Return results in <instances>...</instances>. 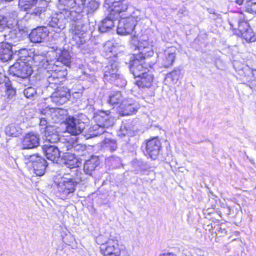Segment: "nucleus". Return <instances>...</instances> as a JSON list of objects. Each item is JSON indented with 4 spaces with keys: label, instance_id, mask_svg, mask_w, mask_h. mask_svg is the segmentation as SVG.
I'll return each mask as SVG.
<instances>
[{
    "label": "nucleus",
    "instance_id": "obj_27",
    "mask_svg": "<svg viewBox=\"0 0 256 256\" xmlns=\"http://www.w3.org/2000/svg\"><path fill=\"white\" fill-rule=\"evenodd\" d=\"M154 76L151 72L148 71L135 78L134 84L139 88H150L153 82Z\"/></svg>",
    "mask_w": 256,
    "mask_h": 256
},
{
    "label": "nucleus",
    "instance_id": "obj_51",
    "mask_svg": "<svg viewBox=\"0 0 256 256\" xmlns=\"http://www.w3.org/2000/svg\"><path fill=\"white\" fill-rule=\"evenodd\" d=\"M69 4L70 6L74 7L76 4L75 0H68L67 5Z\"/></svg>",
    "mask_w": 256,
    "mask_h": 256
},
{
    "label": "nucleus",
    "instance_id": "obj_33",
    "mask_svg": "<svg viewBox=\"0 0 256 256\" xmlns=\"http://www.w3.org/2000/svg\"><path fill=\"white\" fill-rule=\"evenodd\" d=\"M70 30L74 36H77L78 38H82L84 34H85L84 30V25L82 22L76 23H72L70 26Z\"/></svg>",
    "mask_w": 256,
    "mask_h": 256
},
{
    "label": "nucleus",
    "instance_id": "obj_15",
    "mask_svg": "<svg viewBox=\"0 0 256 256\" xmlns=\"http://www.w3.org/2000/svg\"><path fill=\"white\" fill-rule=\"evenodd\" d=\"M131 42L136 48L141 50L140 52L146 54V58L152 56L154 52L152 50L150 46L147 36H142L140 40H138V35H136V33H134V37L132 38Z\"/></svg>",
    "mask_w": 256,
    "mask_h": 256
},
{
    "label": "nucleus",
    "instance_id": "obj_2",
    "mask_svg": "<svg viewBox=\"0 0 256 256\" xmlns=\"http://www.w3.org/2000/svg\"><path fill=\"white\" fill-rule=\"evenodd\" d=\"M96 124L88 129L86 138L100 136L106 132V128L112 126L114 124V118L109 110H100L96 112L94 116Z\"/></svg>",
    "mask_w": 256,
    "mask_h": 256
},
{
    "label": "nucleus",
    "instance_id": "obj_24",
    "mask_svg": "<svg viewBox=\"0 0 256 256\" xmlns=\"http://www.w3.org/2000/svg\"><path fill=\"white\" fill-rule=\"evenodd\" d=\"M49 33V30L46 26H38L33 29L29 34L30 41L34 43L43 42Z\"/></svg>",
    "mask_w": 256,
    "mask_h": 256
},
{
    "label": "nucleus",
    "instance_id": "obj_25",
    "mask_svg": "<svg viewBox=\"0 0 256 256\" xmlns=\"http://www.w3.org/2000/svg\"><path fill=\"white\" fill-rule=\"evenodd\" d=\"M18 52L12 49V44L8 42H0V59L6 62L12 59L13 54Z\"/></svg>",
    "mask_w": 256,
    "mask_h": 256
},
{
    "label": "nucleus",
    "instance_id": "obj_1",
    "mask_svg": "<svg viewBox=\"0 0 256 256\" xmlns=\"http://www.w3.org/2000/svg\"><path fill=\"white\" fill-rule=\"evenodd\" d=\"M82 172L77 169L70 173H64L58 184V192L62 199L72 196L76 186L84 180Z\"/></svg>",
    "mask_w": 256,
    "mask_h": 256
},
{
    "label": "nucleus",
    "instance_id": "obj_37",
    "mask_svg": "<svg viewBox=\"0 0 256 256\" xmlns=\"http://www.w3.org/2000/svg\"><path fill=\"white\" fill-rule=\"evenodd\" d=\"M102 148L106 150L112 152L115 151L118 148V144L116 140L106 138L102 142Z\"/></svg>",
    "mask_w": 256,
    "mask_h": 256
},
{
    "label": "nucleus",
    "instance_id": "obj_44",
    "mask_svg": "<svg viewBox=\"0 0 256 256\" xmlns=\"http://www.w3.org/2000/svg\"><path fill=\"white\" fill-rule=\"evenodd\" d=\"M10 28V24L7 18L0 15V32H2Z\"/></svg>",
    "mask_w": 256,
    "mask_h": 256
},
{
    "label": "nucleus",
    "instance_id": "obj_26",
    "mask_svg": "<svg viewBox=\"0 0 256 256\" xmlns=\"http://www.w3.org/2000/svg\"><path fill=\"white\" fill-rule=\"evenodd\" d=\"M64 112V110L58 108H46L41 111V114L53 122L57 123L62 119Z\"/></svg>",
    "mask_w": 256,
    "mask_h": 256
},
{
    "label": "nucleus",
    "instance_id": "obj_17",
    "mask_svg": "<svg viewBox=\"0 0 256 256\" xmlns=\"http://www.w3.org/2000/svg\"><path fill=\"white\" fill-rule=\"evenodd\" d=\"M52 48L55 51L56 54V60L54 64H52V68H57L60 66V64L70 68L71 64V56L70 52L67 50H61L58 48L57 47L54 48L52 47Z\"/></svg>",
    "mask_w": 256,
    "mask_h": 256
},
{
    "label": "nucleus",
    "instance_id": "obj_36",
    "mask_svg": "<svg viewBox=\"0 0 256 256\" xmlns=\"http://www.w3.org/2000/svg\"><path fill=\"white\" fill-rule=\"evenodd\" d=\"M122 96L120 92H112L109 96L108 100V103L114 106H117L120 102H122Z\"/></svg>",
    "mask_w": 256,
    "mask_h": 256
},
{
    "label": "nucleus",
    "instance_id": "obj_6",
    "mask_svg": "<svg viewBox=\"0 0 256 256\" xmlns=\"http://www.w3.org/2000/svg\"><path fill=\"white\" fill-rule=\"evenodd\" d=\"M50 120L47 118V116L40 118L39 127L40 130L47 140L51 142H56L60 140V136L56 128L50 124Z\"/></svg>",
    "mask_w": 256,
    "mask_h": 256
},
{
    "label": "nucleus",
    "instance_id": "obj_45",
    "mask_svg": "<svg viewBox=\"0 0 256 256\" xmlns=\"http://www.w3.org/2000/svg\"><path fill=\"white\" fill-rule=\"evenodd\" d=\"M36 94V88L32 86H28L24 90V94L28 98H33Z\"/></svg>",
    "mask_w": 256,
    "mask_h": 256
},
{
    "label": "nucleus",
    "instance_id": "obj_9",
    "mask_svg": "<svg viewBox=\"0 0 256 256\" xmlns=\"http://www.w3.org/2000/svg\"><path fill=\"white\" fill-rule=\"evenodd\" d=\"M100 251L104 256H120L121 254L118 241L116 238H110L101 244Z\"/></svg>",
    "mask_w": 256,
    "mask_h": 256
},
{
    "label": "nucleus",
    "instance_id": "obj_54",
    "mask_svg": "<svg viewBox=\"0 0 256 256\" xmlns=\"http://www.w3.org/2000/svg\"><path fill=\"white\" fill-rule=\"evenodd\" d=\"M230 25L231 26V27H232V28H234V25H233L232 24V23H231V22H230Z\"/></svg>",
    "mask_w": 256,
    "mask_h": 256
},
{
    "label": "nucleus",
    "instance_id": "obj_4",
    "mask_svg": "<svg viewBox=\"0 0 256 256\" xmlns=\"http://www.w3.org/2000/svg\"><path fill=\"white\" fill-rule=\"evenodd\" d=\"M136 12H134L132 15L126 18L121 17L119 20L117 27V32L121 35H132L134 37V34L136 33L135 27L136 25L138 17L136 14Z\"/></svg>",
    "mask_w": 256,
    "mask_h": 256
},
{
    "label": "nucleus",
    "instance_id": "obj_11",
    "mask_svg": "<svg viewBox=\"0 0 256 256\" xmlns=\"http://www.w3.org/2000/svg\"><path fill=\"white\" fill-rule=\"evenodd\" d=\"M108 5L110 14L119 18L124 16L123 12L128 9V0H106Z\"/></svg>",
    "mask_w": 256,
    "mask_h": 256
},
{
    "label": "nucleus",
    "instance_id": "obj_50",
    "mask_svg": "<svg viewBox=\"0 0 256 256\" xmlns=\"http://www.w3.org/2000/svg\"><path fill=\"white\" fill-rule=\"evenodd\" d=\"M159 256H176L174 253L172 252H166L160 254Z\"/></svg>",
    "mask_w": 256,
    "mask_h": 256
},
{
    "label": "nucleus",
    "instance_id": "obj_13",
    "mask_svg": "<svg viewBox=\"0 0 256 256\" xmlns=\"http://www.w3.org/2000/svg\"><path fill=\"white\" fill-rule=\"evenodd\" d=\"M54 67H51L48 72H47L48 75L47 76V82L48 83V88H51L56 89L58 88V86L64 81L66 76V72L64 70H60L54 68Z\"/></svg>",
    "mask_w": 256,
    "mask_h": 256
},
{
    "label": "nucleus",
    "instance_id": "obj_7",
    "mask_svg": "<svg viewBox=\"0 0 256 256\" xmlns=\"http://www.w3.org/2000/svg\"><path fill=\"white\" fill-rule=\"evenodd\" d=\"M24 160L33 168L34 174L37 176H43L48 166L46 160L38 154L24 155Z\"/></svg>",
    "mask_w": 256,
    "mask_h": 256
},
{
    "label": "nucleus",
    "instance_id": "obj_46",
    "mask_svg": "<svg viewBox=\"0 0 256 256\" xmlns=\"http://www.w3.org/2000/svg\"><path fill=\"white\" fill-rule=\"evenodd\" d=\"M10 16L14 19L12 24H10V26H11L12 27L14 26H20L18 18V13L16 11L12 12L10 15Z\"/></svg>",
    "mask_w": 256,
    "mask_h": 256
},
{
    "label": "nucleus",
    "instance_id": "obj_31",
    "mask_svg": "<svg viewBox=\"0 0 256 256\" xmlns=\"http://www.w3.org/2000/svg\"><path fill=\"white\" fill-rule=\"evenodd\" d=\"M32 59L36 66L40 68L47 70V72H48L51 69V67L52 66V64L49 63L46 58L44 55L34 54Z\"/></svg>",
    "mask_w": 256,
    "mask_h": 256
},
{
    "label": "nucleus",
    "instance_id": "obj_18",
    "mask_svg": "<svg viewBox=\"0 0 256 256\" xmlns=\"http://www.w3.org/2000/svg\"><path fill=\"white\" fill-rule=\"evenodd\" d=\"M50 143L52 142L46 139L44 144L42 146V150L48 160L58 163L60 156V152L57 146Z\"/></svg>",
    "mask_w": 256,
    "mask_h": 256
},
{
    "label": "nucleus",
    "instance_id": "obj_14",
    "mask_svg": "<svg viewBox=\"0 0 256 256\" xmlns=\"http://www.w3.org/2000/svg\"><path fill=\"white\" fill-rule=\"evenodd\" d=\"M66 132L74 136L81 134L86 126L84 122L74 117H68L66 118Z\"/></svg>",
    "mask_w": 256,
    "mask_h": 256
},
{
    "label": "nucleus",
    "instance_id": "obj_22",
    "mask_svg": "<svg viewBox=\"0 0 256 256\" xmlns=\"http://www.w3.org/2000/svg\"><path fill=\"white\" fill-rule=\"evenodd\" d=\"M145 147L146 154L152 159L156 160L158 155L161 143L158 138H154L146 142Z\"/></svg>",
    "mask_w": 256,
    "mask_h": 256
},
{
    "label": "nucleus",
    "instance_id": "obj_41",
    "mask_svg": "<svg viewBox=\"0 0 256 256\" xmlns=\"http://www.w3.org/2000/svg\"><path fill=\"white\" fill-rule=\"evenodd\" d=\"M180 74V70L179 68H176L174 69L172 72L167 74L166 77V80H170L174 83H176Z\"/></svg>",
    "mask_w": 256,
    "mask_h": 256
},
{
    "label": "nucleus",
    "instance_id": "obj_19",
    "mask_svg": "<svg viewBox=\"0 0 256 256\" xmlns=\"http://www.w3.org/2000/svg\"><path fill=\"white\" fill-rule=\"evenodd\" d=\"M16 28L10 30L8 33L4 34L6 40L10 41L9 42H16L22 40L24 35L28 33L27 28L23 26H16Z\"/></svg>",
    "mask_w": 256,
    "mask_h": 256
},
{
    "label": "nucleus",
    "instance_id": "obj_5",
    "mask_svg": "<svg viewBox=\"0 0 256 256\" xmlns=\"http://www.w3.org/2000/svg\"><path fill=\"white\" fill-rule=\"evenodd\" d=\"M146 54L140 52L138 54H134L130 58L129 64V69L130 72L134 75V78L146 72V60L148 58L146 57Z\"/></svg>",
    "mask_w": 256,
    "mask_h": 256
},
{
    "label": "nucleus",
    "instance_id": "obj_20",
    "mask_svg": "<svg viewBox=\"0 0 256 256\" xmlns=\"http://www.w3.org/2000/svg\"><path fill=\"white\" fill-rule=\"evenodd\" d=\"M238 29L241 36L246 42H252L256 40V37L248 22L240 20L238 22Z\"/></svg>",
    "mask_w": 256,
    "mask_h": 256
},
{
    "label": "nucleus",
    "instance_id": "obj_48",
    "mask_svg": "<svg viewBox=\"0 0 256 256\" xmlns=\"http://www.w3.org/2000/svg\"><path fill=\"white\" fill-rule=\"evenodd\" d=\"M45 12V8L37 7L34 9L32 12L31 13V14L36 16L40 17L41 14Z\"/></svg>",
    "mask_w": 256,
    "mask_h": 256
},
{
    "label": "nucleus",
    "instance_id": "obj_42",
    "mask_svg": "<svg viewBox=\"0 0 256 256\" xmlns=\"http://www.w3.org/2000/svg\"><path fill=\"white\" fill-rule=\"evenodd\" d=\"M244 8L248 13L256 14V0H246Z\"/></svg>",
    "mask_w": 256,
    "mask_h": 256
},
{
    "label": "nucleus",
    "instance_id": "obj_40",
    "mask_svg": "<svg viewBox=\"0 0 256 256\" xmlns=\"http://www.w3.org/2000/svg\"><path fill=\"white\" fill-rule=\"evenodd\" d=\"M84 5L87 8L88 14L96 11L99 7V3L96 0H85Z\"/></svg>",
    "mask_w": 256,
    "mask_h": 256
},
{
    "label": "nucleus",
    "instance_id": "obj_16",
    "mask_svg": "<svg viewBox=\"0 0 256 256\" xmlns=\"http://www.w3.org/2000/svg\"><path fill=\"white\" fill-rule=\"evenodd\" d=\"M55 90L52 94V100L57 105H62L70 99L71 93L70 90L66 87H58Z\"/></svg>",
    "mask_w": 256,
    "mask_h": 256
},
{
    "label": "nucleus",
    "instance_id": "obj_43",
    "mask_svg": "<svg viewBox=\"0 0 256 256\" xmlns=\"http://www.w3.org/2000/svg\"><path fill=\"white\" fill-rule=\"evenodd\" d=\"M6 96L8 99H12L16 94V89L12 86L10 81L5 82Z\"/></svg>",
    "mask_w": 256,
    "mask_h": 256
},
{
    "label": "nucleus",
    "instance_id": "obj_39",
    "mask_svg": "<svg viewBox=\"0 0 256 256\" xmlns=\"http://www.w3.org/2000/svg\"><path fill=\"white\" fill-rule=\"evenodd\" d=\"M133 133V130L129 124H123L118 132V135L122 138L126 136H131Z\"/></svg>",
    "mask_w": 256,
    "mask_h": 256
},
{
    "label": "nucleus",
    "instance_id": "obj_32",
    "mask_svg": "<svg viewBox=\"0 0 256 256\" xmlns=\"http://www.w3.org/2000/svg\"><path fill=\"white\" fill-rule=\"evenodd\" d=\"M77 156L71 152L64 153L62 158L64 160V164L70 168H76L78 166Z\"/></svg>",
    "mask_w": 256,
    "mask_h": 256
},
{
    "label": "nucleus",
    "instance_id": "obj_29",
    "mask_svg": "<svg viewBox=\"0 0 256 256\" xmlns=\"http://www.w3.org/2000/svg\"><path fill=\"white\" fill-rule=\"evenodd\" d=\"M118 20V18L109 14L98 25L99 31L102 33H104L110 30L114 26L116 21Z\"/></svg>",
    "mask_w": 256,
    "mask_h": 256
},
{
    "label": "nucleus",
    "instance_id": "obj_28",
    "mask_svg": "<svg viewBox=\"0 0 256 256\" xmlns=\"http://www.w3.org/2000/svg\"><path fill=\"white\" fill-rule=\"evenodd\" d=\"M100 164L99 158L98 156H92L89 159L85 161L84 164L83 170L86 174L92 176V172Z\"/></svg>",
    "mask_w": 256,
    "mask_h": 256
},
{
    "label": "nucleus",
    "instance_id": "obj_23",
    "mask_svg": "<svg viewBox=\"0 0 256 256\" xmlns=\"http://www.w3.org/2000/svg\"><path fill=\"white\" fill-rule=\"evenodd\" d=\"M40 144V135L34 132L26 134L22 141V147L23 149L34 148H37Z\"/></svg>",
    "mask_w": 256,
    "mask_h": 256
},
{
    "label": "nucleus",
    "instance_id": "obj_53",
    "mask_svg": "<svg viewBox=\"0 0 256 256\" xmlns=\"http://www.w3.org/2000/svg\"><path fill=\"white\" fill-rule=\"evenodd\" d=\"M244 0H236V2L238 5H242L243 3Z\"/></svg>",
    "mask_w": 256,
    "mask_h": 256
},
{
    "label": "nucleus",
    "instance_id": "obj_38",
    "mask_svg": "<svg viewBox=\"0 0 256 256\" xmlns=\"http://www.w3.org/2000/svg\"><path fill=\"white\" fill-rule=\"evenodd\" d=\"M38 0H19L18 6L22 10L28 11L34 6Z\"/></svg>",
    "mask_w": 256,
    "mask_h": 256
},
{
    "label": "nucleus",
    "instance_id": "obj_34",
    "mask_svg": "<svg viewBox=\"0 0 256 256\" xmlns=\"http://www.w3.org/2000/svg\"><path fill=\"white\" fill-rule=\"evenodd\" d=\"M68 150L71 152H74V154L78 157L85 155L87 152L86 146L84 144H78L76 142H73L71 148Z\"/></svg>",
    "mask_w": 256,
    "mask_h": 256
},
{
    "label": "nucleus",
    "instance_id": "obj_10",
    "mask_svg": "<svg viewBox=\"0 0 256 256\" xmlns=\"http://www.w3.org/2000/svg\"><path fill=\"white\" fill-rule=\"evenodd\" d=\"M32 72V68L24 62H16L10 68V72L11 74L27 80L28 82Z\"/></svg>",
    "mask_w": 256,
    "mask_h": 256
},
{
    "label": "nucleus",
    "instance_id": "obj_12",
    "mask_svg": "<svg viewBox=\"0 0 256 256\" xmlns=\"http://www.w3.org/2000/svg\"><path fill=\"white\" fill-rule=\"evenodd\" d=\"M176 47L172 46L158 53V61L162 66L168 68L173 64L176 60Z\"/></svg>",
    "mask_w": 256,
    "mask_h": 256
},
{
    "label": "nucleus",
    "instance_id": "obj_52",
    "mask_svg": "<svg viewBox=\"0 0 256 256\" xmlns=\"http://www.w3.org/2000/svg\"><path fill=\"white\" fill-rule=\"evenodd\" d=\"M4 78V76H3L2 74L0 73V84H2L4 82V80H3V78ZM4 78H6L4 77Z\"/></svg>",
    "mask_w": 256,
    "mask_h": 256
},
{
    "label": "nucleus",
    "instance_id": "obj_21",
    "mask_svg": "<svg viewBox=\"0 0 256 256\" xmlns=\"http://www.w3.org/2000/svg\"><path fill=\"white\" fill-rule=\"evenodd\" d=\"M120 108L122 116H128L136 114L139 108V104L132 98L125 99L120 102Z\"/></svg>",
    "mask_w": 256,
    "mask_h": 256
},
{
    "label": "nucleus",
    "instance_id": "obj_49",
    "mask_svg": "<svg viewBox=\"0 0 256 256\" xmlns=\"http://www.w3.org/2000/svg\"><path fill=\"white\" fill-rule=\"evenodd\" d=\"M82 92H72V94L74 97L76 98H79L82 96Z\"/></svg>",
    "mask_w": 256,
    "mask_h": 256
},
{
    "label": "nucleus",
    "instance_id": "obj_30",
    "mask_svg": "<svg viewBox=\"0 0 256 256\" xmlns=\"http://www.w3.org/2000/svg\"><path fill=\"white\" fill-rule=\"evenodd\" d=\"M73 7L70 6L69 4L66 6L64 4L63 7V13L65 17V20L69 19L72 22V23H77L81 22L82 16L81 14L76 12L75 10H71L70 8Z\"/></svg>",
    "mask_w": 256,
    "mask_h": 256
},
{
    "label": "nucleus",
    "instance_id": "obj_3",
    "mask_svg": "<svg viewBox=\"0 0 256 256\" xmlns=\"http://www.w3.org/2000/svg\"><path fill=\"white\" fill-rule=\"evenodd\" d=\"M104 79L105 81L114 83L118 87H122L126 84V80L123 78L118 70V63L114 60H111L108 64L104 69Z\"/></svg>",
    "mask_w": 256,
    "mask_h": 256
},
{
    "label": "nucleus",
    "instance_id": "obj_8",
    "mask_svg": "<svg viewBox=\"0 0 256 256\" xmlns=\"http://www.w3.org/2000/svg\"><path fill=\"white\" fill-rule=\"evenodd\" d=\"M63 6H59V12L52 13L46 20V24L52 28L56 32H60L63 30L66 25V20H65L63 13Z\"/></svg>",
    "mask_w": 256,
    "mask_h": 256
},
{
    "label": "nucleus",
    "instance_id": "obj_35",
    "mask_svg": "<svg viewBox=\"0 0 256 256\" xmlns=\"http://www.w3.org/2000/svg\"><path fill=\"white\" fill-rule=\"evenodd\" d=\"M5 132L9 136L18 137L22 134V130L18 125L11 124L6 127Z\"/></svg>",
    "mask_w": 256,
    "mask_h": 256
},
{
    "label": "nucleus",
    "instance_id": "obj_47",
    "mask_svg": "<svg viewBox=\"0 0 256 256\" xmlns=\"http://www.w3.org/2000/svg\"><path fill=\"white\" fill-rule=\"evenodd\" d=\"M109 160L116 166H118L122 164L120 158L114 156H112L109 158Z\"/></svg>",
    "mask_w": 256,
    "mask_h": 256
}]
</instances>
